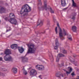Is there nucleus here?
I'll return each mask as SVG.
<instances>
[{"instance_id": "f257e3e1", "label": "nucleus", "mask_w": 79, "mask_h": 79, "mask_svg": "<svg viewBox=\"0 0 79 79\" xmlns=\"http://www.w3.org/2000/svg\"><path fill=\"white\" fill-rule=\"evenodd\" d=\"M31 11V7L27 4H25L23 6L21 10L20 11L21 16H24L26 15V13L30 12Z\"/></svg>"}, {"instance_id": "f03ea898", "label": "nucleus", "mask_w": 79, "mask_h": 79, "mask_svg": "<svg viewBox=\"0 0 79 79\" xmlns=\"http://www.w3.org/2000/svg\"><path fill=\"white\" fill-rule=\"evenodd\" d=\"M4 54L6 55L4 56V59L5 61H13V58H12L11 56L10 55L11 54L10 50L8 49H6L4 51Z\"/></svg>"}, {"instance_id": "7ed1b4c3", "label": "nucleus", "mask_w": 79, "mask_h": 79, "mask_svg": "<svg viewBox=\"0 0 79 79\" xmlns=\"http://www.w3.org/2000/svg\"><path fill=\"white\" fill-rule=\"evenodd\" d=\"M28 49L27 52V54L29 53L34 54L35 53V51L37 50V47H35V46L33 44H27V45Z\"/></svg>"}, {"instance_id": "20e7f679", "label": "nucleus", "mask_w": 79, "mask_h": 79, "mask_svg": "<svg viewBox=\"0 0 79 79\" xmlns=\"http://www.w3.org/2000/svg\"><path fill=\"white\" fill-rule=\"evenodd\" d=\"M10 47L12 49H13V50H16L17 48H18L19 52L20 53H23V52L24 51V48H23V47H18V45L16 44H14L11 45Z\"/></svg>"}, {"instance_id": "39448f33", "label": "nucleus", "mask_w": 79, "mask_h": 79, "mask_svg": "<svg viewBox=\"0 0 79 79\" xmlns=\"http://www.w3.org/2000/svg\"><path fill=\"white\" fill-rule=\"evenodd\" d=\"M44 6H42L41 8L39 7H38V10L40 11V9H41L42 11L44 10V9L45 10H47V0H44Z\"/></svg>"}, {"instance_id": "423d86ee", "label": "nucleus", "mask_w": 79, "mask_h": 79, "mask_svg": "<svg viewBox=\"0 0 79 79\" xmlns=\"http://www.w3.org/2000/svg\"><path fill=\"white\" fill-rule=\"evenodd\" d=\"M57 25L59 29V37L60 38L61 40H64V39H62V37H63V33H62V30L61 29V28H60V26L59 25V23H57Z\"/></svg>"}, {"instance_id": "0eeeda50", "label": "nucleus", "mask_w": 79, "mask_h": 79, "mask_svg": "<svg viewBox=\"0 0 79 79\" xmlns=\"http://www.w3.org/2000/svg\"><path fill=\"white\" fill-rule=\"evenodd\" d=\"M77 15V13L73 12L71 13V14L69 16L70 18H71L73 21H74L76 19V16Z\"/></svg>"}, {"instance_id": "6e6552de", "label": "nucleus", "mask_w": 79, "mask_h": 79, "mask_svg": "<svg viewBox=\"0 0 79 79\" xmlns=\"http://www.w3.org/2000/svg\"><path fill=\"white\" fill-rule=\"evenodd\" d=\"M35 68L36 69L40 71H42L43 69H44V66L42 65H36L35 66Z\"/></svg>"}, {"instance_id": "1a4fd4ad", "label": "nucleus", "mask_w": 79, "mask_h": 79, "mask_svg": "<svg viewBox=\"0 0 79 79\" xmlns=\"http://www.w3.org/2000/svg\"><path fill=\"white\" fill-rule=\"evenodd\" d=\"M55 44L56 46H55L54 47V50H58V47L60 46V43L58 42V41L57 38L55 40Z\"/></svg>"}, {"instance_id": "9d476101", "label": "nucleus", "mask_w": 79, "mask_h": 79, "mask_svg": "<svg viewBox=\"0 0 79 79\" xmlns=\"http://www.w3.org/2000/svg\"><path fill=\"white\" fill-rule=\"evenodd\" d=\"M6 8L3 6H0V13H4L6 11Z\"/></svg>"}, {"instance_id": "9b49d317", "label": "nucleus", "mask_w": 79, "mask_h": 79, "mask_svg": "<svg viewBox=\"0 0 79 79\" xmlns=\"http://www.w3.org/2000/svg\"><path fill=\"white\" fill-rule=\"evenodd\" d=\"M64 56H65L64 55L61 53L59 54L56 58V61L57 62H58V61H59V60H60V57H64Z\"/></svg>"}, {"instance_id": "f8f14e48", "label": "nucleus", "mask_w": 79, "mask_h": 79, "mask_svg": "<svg viewBox=\"0 0 79 79\" xmlns=\"http://www.w3.org/2000/svg\"><path fill=\"white\" fill-rule=\"evenodd\" d=\"M69 59L70 60V62L71 63H73L74 64H75V66H77V61L74 60L71 57H70L69 58Z\"/></svg>"}, {"instance_id": "ddd939ff", "label": "nucleus", "mask_w": 79, "mask_h": 79, "mask_svg": "<svg viewBox=\"0 0 79 79\" xmlns=\"http://www.w3.org/2000/svg\"><path fill=\"white\" fill-rule=\"evenodd\" d=\"M10 23L11 24H15V25H16L17 24V21L16 19H14V18H11Z\"/></svg>"}, {"instance_id": "4468645a", "label": "nucleus", "mask_w": 79, "mask_h": 79, "mask_svg": "<svg viewBox=\"0 0 79 79\" xmlns=\"http://www.w3.org/2000/svg\"><path fill=\"white\" fill-rule=\"evenodd\" d=\"M26 55L22 57V62H23V63L27 62L28 61V58L26 57Z\"/></svg>"}, {"instance_id": "2eb2a0df", "label": "nucleus", "mask_w": 79, "mask_h": 79, "mask_svg": "<svg viewBox=\"0 0 79 79\" xmlns=\"http://www.w3.org/2000/svg\"><path fill=\"white\" fill-rule=\"evenodd\" d=\"M30 75H34L37 74V72L33 69L31 70L30 73Z\"/></svg>"}, {"instance_id": "dca6fc26", "label": "nucleus", "mask_w": 79, "mask_h": 79, "mask_svg": "<svg viewBox=\"0 0 79 79\" xmlns=\"http://www.w3.org/2000/svg\"><path fill=\"white\" fill-rule=\"evenodd\" d=\"M60 52L64 54H66L67 53V51L65 50L63 48H60Z\"/></svg>"}, {"instance_id": "f3484780", "label": "nucleus", "mask_w": 79, "mask_h": 79, "mask_svg": "<svg viewBox=\"0 0 79 79\" xmlns=\"http://www.w3.org/2000/svg\"><path fill=\"white\" fill-rule=\"evenodd\" d=\"M61 5L62 6H65L66 5V0H61Z\"/></svg>"}, {"instance_id": "a211bd4d", "label": "nucleus", "mask_w": 79, "mask_h": 79, "mask_svg": "<svg viewBox=\"0 0 79 79\" xmlns=\"http://www.w3.org/2000/svg\"><path fill=\"white\" fill-rule=\"evenodd\" d=\"M72 30L73 32H76L77 31V27L75 26H73L72 27Z\"/></svg>"}, {"instance_id": "6ab92c4d", "label": "nucleus", "mask_w": 79, "mask_h": 79, "mask_svg": "<svg viewBox=\"0 0 79 79\" xmlns=\"http://www.w3.org/2000/svg\"><path fill=\"white\" fill-rule=\"evenodd\" d=\"M48 10H49V11L51 13H54V10L52 9V8L50 6H48Z\"/></svg>"}, {"instance_id": "aec40b11", "label": "nucleus", "mask_w": 79, "mask_h": 79, "mask_svg": "<svg viewBox=\"0 0 79 79\" xmlns=\"http://www.w3.org/2000/svg\"><path fill=\"white\" fill-rule=\"evenodd\" d=\"M12 70L13 71V73H14V74L17 73V71L18 70L17 68L13 67L12 68Z\"/></svg>"}, {"instance_id": "412c9836", "label": "nucleus", "mask_w": 79, "mask_h": 79, "mask_svg": "<svg viewBox=\"0 0 79 79\" xmlns=\"http://www.w3.org/2000/svg\"><path fill=\"white\" fill-rule=\"evenodd\" d=\"M38 23H39V21L37 22V26H39V25H40V26H42V25H43V21H42L41 20L40 23L38 24Z\"/></svg>"}, {"instance_id": "4be33fe9", "label": "nucleus", "mask_w": 79, "mask_h": 79, "mask_svg": "<svg viewBox=\"0 0 79 79\" xmlns=\"http://www.w3.org/2000/svg\"><path fill=\"white\" fill-rule=\"evenodd\" d=\"M72 3H73L72 6H74V7H77V6L76 5V3H75L74 0H72Z\"/></svg>"}, {"instance_id": "5701e85b", "label": "nucleus", "mask_w": 79, "mask_h": 79, "mask_svg": "<svg viewBox=\"0 0 79 79\" xmlns=\"http://www.w3.org/2000/svg\"><path fill=\"white\" fill-rule=\"evenodd\" d=\"M11 18H10V19H8V18L6 17L4 18V19L6 21H9L10 23L11 22Z\"/></svg>"}, {"instance_id": "b1692460", "label": "nucleus", "mask_w": 79, "mask_h": 79, "mask_svg": "<svg viewBox=\"0 0 79 79\" xmlns=\"http://www.w3.org/2000/svg\"><path fill=\"white\" fill-rule=\"evenodd\" d=\"M49 59H50V60H53V58L52 53H51L50 55L49 56Z\"/></svg>"}, {"instance_id": "393cba45", "label": "nucleus", "mask_w": 79, "mask_h": 79, "mask_svg": "<svg viewBox=\"0 0 79 79\" xmlns=\"http://www.w3.org/2000/svg\"><path fill=\"white\" fill-rule=\"evenodd\" d=\"M56 77H60V76H61V74H60V73H57L56 74Z\"/></svg>"}, {"instance_id": "a878e982", "label": "nucleus", "mask_w": 79, "mask_h": 79, "mask_svg": "<svg viewBox=\"0 0 79 79\" xmlns=\"http://www.w3.org/2000/svg\"><path fill=\"white\" fill-rule=\"evenodd\" d=\"M5 76V73H2L0 72V76H3L4 77Z\"/></svg>"}, {"instance_id": "bb28decb", "label": "nucleus", "mask_w": 79, "mask_h": 79, "mask_svg": "<svg viewBox=\"0 0 79 79\" xmlns=\"http://www.w3.org/2000/svg\"><path fill=\"white\" fill-rule=\"evenodd\" d=\"M38 5H42V2H41V0H38Z\"/></svg>"}, {"instance_id": "cd10ccee", "label": "nucleus", "mask_w": 79, "mask_h": 79, "mask_svg": "<svg viewBox=\"0 0 79 79\" xmlns=\"http://www.w3.org/2000/svg\"><path fill=\"white\" fill-rule=\"evenodd\" d=\"M63 31L64 33V35H67L66 32L65 31V30H64V28L63 29Z\"/></svg>"}, {"instance_id": "c85d7f7f", "label": "nucleus", "mask_w": 79, "mask_h": 79, "mask_svg": "<svg viewBox=\"0 0 79 79\" xmlns=\"http://www.w3.org/2000/svg\"><path fill=\"white\" fill-rule=\"evenodd\" d=\"M68 38L69 39V40H72V38L71 37V35H69V36H68Z\"/></svg>"}, {"instance_id": "c756f323", "label": "nucleus", "mask_w": 79, "mask_h": 79, "mask_svg": "<svg viewBox=\"0 0 79 79\" xmlns=\"http://www.w3.org/2000/svg\"><path fill=\"white\" fill-rule=\"evenodd\" d=\"M15 16V15L13 14L12 13H10L9 15L10 17H12V16Z\"/></svg>"}, {"instance_id": "7c9ffc66", "label": "nucleus", "mask_w": 79, "mask_h": 79, "mask_svg": "<svg viewBox=\"0 0 79 79\" xmlns=\"http://www.w3.org/2000/svg\"><path fill=\"white\" fill-rule=\"evenodd\" d=\"M68 68H69V71L70 72H71V71H73V69H72V68H71V67H69Z\"/></svg>"}, {"instance_id": "2f4dec72", "label": "nucleus", "mask_w": 79, "mask_h": 79, "mask_svg": "<svg viewBox=\"0 0 79 79\" xmlns=\"http://www.w3.org/2000/svg\"><path fill=\"white\" fill-rule=\"evenodd\" d=\"M55 31L56 32V34H58V31H57V27H56L55 29Z\"/></svg>"}, {"instance_id": "473e14b6", "label": "nucleus", "mask_w": 79, "mask_h": 79, "mask_svg": "<svg viewBox=\"0 0 79 79\" xmlns=\"http://www.w3.org/2000/svg\"><path fill=\"white\" fill-rule=\"evenodd\" d=\"M2 71H6V69L5 68H3L2 69Z\"/></svg>"}, {"instance_id": "72a5a7b5", "label": "nucleus", "mask_w": 79, "mask_h": 79, "mask_svg": "<svg viewBox=\"0 0 79 79\" xmlns=\"http://www.w3.org/2000/svg\"><path fill=\"white\" fill-rule=\"evenodd\" d=\"M68 7H67L66 8H64L63 10H62V11H65V10H66V9H68Z\"/></svg>"}, {"instance_id": "f704fd0d", "label": "nucleus", "mask_w": 79, "mask_h": 79, "mask_svg": "<svg viewBox=\"0 0 79 79\" xmlns=\"http://www.w3.org/2000/svg\"><path fill=\"white\" fill-rule=\"evenodd\" d=\"M66 74H69L70 73H71L69 71V72H68V71H66Z\"/></svg>"}, {"instance_id": "c9c22d12", "label": "nucleus", "mask_w": 79, "mask_h": 79, "mask_svg": "<svg viewBox=\"0 0 79 79\" xmlns=\"http://www.w3.org/2000/svg\"><path fill=\"white\" fill-rule=\"evenodd\" d=\"M71 75L73 76H74V75H75V74H74V72H73V73H72Z\"/></svg>"}, {"instance_id": "e433bc0d", "label": "nucleus", "mask_w": 79, "mask_h": 79, "mask_svg": "<svg viewBox=\"0 0 79 79\" xmlns=\"http://www.w3.org/2000/svg\"><path fill=\"white\" fill-rule=\"evenodd\" d=\"M3 60V58L2 57H0V61H2Z\"/></svg>"}, {"instance_id": "4c0bfd02", "label": "nucleus", "mask_w": 79, "mask_h": 79, "mask_svg": "<svg viewBox=\"0 0 79 79\" xmlns=\"http://www.w3.org/2000/svg\"><path fill=\"white\" fill-rule=\"evenodd\" d=\"M58 66L59 67V68L61 67V65L60 64H58Z\"/></svg>"}, {"instance_id": "58836bf2", "label": "nucleus", "mask_w": 79, "mask_h": 79, "mask_svg": "<svg viewBox=\"0 0 79 79\" xmlns=\"http://www.w3.org/2000/svg\"><path fill=\"white\" fill-rule=\"evenodd\" d=\"M11 31V29H9V30H7L6 32H8V31Z\"/></svg>"}, {"instance_id": "ea45409f", "label": "nucleus", "mask_w": 79, "mask_h": 79, "mask_svg": "<svg viewBox=\"0 0 79 79\" xmlns=\"http://www.w3.org/2000/svg\"><path fill=\"white\" fill-rule=\"evenodd\" d=\"M73 57H74V58H75V57H76V54L73 55Z\"/></svg>"}, {"instance_id": "a19ab883", "label": "nucleus", "mask_w": 79, "mask_h": 79, "mask_svg": "<svg viewBox=\"0 0 79 79\" xmlns=\"http://www.w3.org/2000/svg\"><path fill=\"white\" fill-rule=\"evenodd\" d=\"M45 33V31H44V32H42L41 33H40V34H44Z\"/></svg>"}, {"instance_id": "79ce46f5", "label": "nucleus", "mask_w": 79, "mask_h": 79, "mask_svg": "<svg viewBox=\"0 0 79 79\" xmlns=\"http://www.w3.org/2000/svg\"><path fill=\"white\" fill-rule=\"evenodd\" d=\"M48 21V23L47 24V25H49L50 24V23L49 22V20L47 21Z\"/></svg>"}, {"instance_id": "37998d69", "label": "nucleus", "mask_w": 79, "mask_h": 79, "mask_svg": "<svg viewBox=\"0 0 79 79\" xmlns=\"http://www.w3.org/2000/svg\"><path fill=\"white\" fill-rule=\"evenodd\" d=\"M27 73L26 72H24V74H25V75H26V74H27Z\"/></svg>"}, {"instance_id": "c03bdc74", "label": "nucleus", "mask_w": 79, "mask_h": 79, "mask_svg": "<svg viewBox=\"0 0 79 79\" xmlns=\"http://www.w3.org/2000/svg\"><path fill=\"white\" fill-rule=\"evenodd\" d=\"M8 5L7 3H6V6H8Z\"/></svg>"}, {"instance_id": "a18cd8bd", "label": "nucleus", "mask_w": 79, "mask_h": 79, "mask_svg": "<svg viewBox=\"0 0 79 79\" xmlns=\"http://www.w3.org/2000/svg\"><path fill=\"white\" fill-rule=\"evenodd\" d=\"M0 55H3V53H1V54H0Z\"/></svg>"}, {"instance_id": "49530a36", "label": "nucleus", "mask_w": 79, "mask_h": 79, "mask_svg": "<svg viewBox=\"0 0 79 79\" xmlns=\"http://www.w3.org/2000/svg\"><path fill=\"white\" fill-rule=\"evenodd\" d=\"M41 75H40L39 76V77H40V78H41H41H40V77H41Z\"/></svg>"}, {"instance_id": "de8ad7c7", "label": "nucleus", "mask_w": 79, "mask_h": 79, "mask_svg": "<svg viewBox=\"0 0 79 79\" xmlns=\"http://www.w3.org/2000/svg\"><path fill=\"white\" fill-rule=\"evenodd\" d=\"M34 29L37 28V26L35 27H34Z\"/></svg>"}, {"instance_id": "09e8293b", "label": "nucleus", "mask_w": 79, "mask_h": 79, "mask_svg": "<svg viewBox=\"0 0 79 79\" xmlns=\"http://www.w3.org/2000/svg\"><path fill=\"white\" fill-rule=\"evenodd\" d=\"M62 66H64V65L63 64H62Z\"/></svg>"}, {"instance_id": "8fccbe9b", "label": "nucleus", "mask_w": 79, "mask_h": 79, "mask_svg": "<svg viewBox=\"0 0 79 79\" xmlns=\"http://www.w3.org/2000/svg\"><path fill=\"white\" fill-rule=\"evenodd\" d=\"M2 1H0V4H1V3H2Z\"/></svg>"}, {"instance_id": "3c124183", "label": "nucleus", "mask_w": 79, "mask_h": 79, "mask_svg": "<svg viewBox=\"0 0 79 79\" xmlns=\"http://www.w3.org/2000/svg\"><path fill=\"white\" fill-rule=\"evenodd\" d=\"M53 20H55V19L54 18H53Z\"/></svg>"}, {"instance_id": "603ef678", "label": "nucleus", "mask_w": 79, "mask_h": 79, "mask_svg": "<svg viewBox=\"0 0 79 79\" xmlns=\"http://www.w3.org/2000/svg\"><path fill=\"white\" fill-rule=\"evenodd\" d=\"M62 77H63V75H62Z\"/></svg>"}, {"instance_id": "864d4df0", "label": "nucleus", "mask_w": 79, "mask_h": 79, "mask_svg": "<svg viewBox=\"0 0 79 79\" xmlns=\"http://www.w3.org/2000/svg\"><path fill=\"white\" fill-rule=\"evenodd\" d=\"M0 22H1V21H0Z\"/></svg>"}]
</instances>
